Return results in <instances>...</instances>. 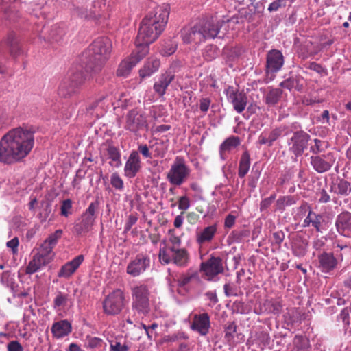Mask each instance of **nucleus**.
Segmentation results:
<instances>
[{
  "mask_svg": "<svg viewBox=\"0 0 351 351\" xmlns=\"http://www.w3.org/2000/svg\"><path fill=\"white\" fill-rule=\"evenodd\" d=\"M35 131L21 127L7 132L0 140V162L13 164L22 160L34 145Z\"/></svg>",
  "mask_w": 351,
  "mask_h": 351,
  "instance_id": "nucleus-1",
  "label": "nucleus"
},
{
  "mask_svg": "<svg viewBox=\"0 0 351 351\" xmlns=\"http://www.w3.org/2000/svg\"><path fill=\"white\" fill-rule=\"evenodd\" d=\"M169 15V5H165L157 7L143 19L136 39V45L142 47L141 51L147 53V46L165 29Z\"/></svg>",
  "mask_w": 351,
  "mask_h": 351,
  "instance_id": "nucleus-2",
  "label": "nucleus"
},
{
  "mask_svg": "<svg viewBox=\"0 0 351 351\" xmlns=\"http://www.w3.org/2000/svg\"><path fill=\"white\" fill-rule=\"evenodd\" d=\"M111 48L112 44L108 38H99L95 40L82 53L80 58V66L86 73L99 72L110 56Z\"/></svg>",
  "mask_w": 351,
  "mask_h": 351,
  "instance_id": "nucleus-3",
  "label": "nucleus"
},
{
  "mask_svg": "<svg viewBox=\"0 0 351 351\" xmlns=\"http://www.w3.org/2000/svg\"><path fill=\"white\" fill-rule=\"evenodd\" d=\"M224 23L223 20L214 17L203 19L193 27H186L181 30L182 40L186 44L198 45L206 39L215 38Z\"/></svg>",
  "mask_w": 351,
  "mask_h": 351,
  "instance_id": "nucleus-4",
  "label": "nucleus"
},
{
  "mask_svg": "<svg viewBox=\"0 0 351 351\" xmlns=\"http://www.w3.org/2000/svg\"><path fill=\"white\" fill-rule=\"evenodd\" d=\"M132 309L135 315H147L151 311L150 291L147 285L138 284L131 287Z\"/></svg>",
  "mask_w": 351,
  "mask_h": 351,
  "instance_id": "nucleus-5",
  "label": "nucleus"
},
{
  "mask_svg": "<svg viewBox=\"0 0 351 351\" xmlns=\"http://www.w3.org/2000/svg\"><path fill=\"white\" fill-rule=\"evenodd\" d=\"M293 133V135L287 141L289 151L296 157L302 156L304 150L308 147V143L311 140V136L305 131L301 130V125L297 122L291 123L285 135L289 133Z\"/></svg>",
  "mask_w": 351,
  "mask_h": 351,
  "instance_id": "nucleus-6",
  "label": "nucleus"
},
{
  "mask_svg": "<svg viewBox=\"0 0 351 351\" xmlns=\"http://www.w3.org/2000/svg\"><path fill=\"white\" fill-rule=\"evenodd\" d=\"M82 69L80 66L69 72L59 86L58 93L60 97L71 96L86 80L87 76L82 73Z\"/></svg>",
  "mask_w": 351,
  "mask_h": 351,
  "instance_id": "nucleus-7",
  "label": "nucleus"
},
{
  "mask_svg": "<svg viewBox=\"0 0 351 351\" xmlns=\"http://www.w3.org/2000/svg\"><path fill=\"white\" fill-rule=\"evenodd\" d=\"M159 259L162 264L173 263L178 266H186L189 256L184 248L177 247L176 246H165L160 247Z\"/></svg>",
  "mask_w": 351,
  "mask_h": 351,
  "instance_id": "nucleus-8",
  "label": "nucleus"
},
{
  "mask_svg": "<svg viewBox=\"0 0 351 351\" xmlns=\"http://www.w3.org/2000/svg\"><path fill=\"white\" fill-rule=\"evenodd\" d=\"M191 169L183 157L177 156L167 173V179L174 186H180L186 181Z\"/></svg>",
  "mask_w": 351,
  "mask_h": 351,
  "instance_id": "nucleus-9",
  "label": "nucleus"
},
{
  "mask_svg": "<svg viewBox=\"0 0 351 351\" xmlns=\"http://www.w3.org/2000/svg\"><path fill=\"white\" fill-rule=\"evenodd\" d=\"M98 208L99 202L97 200L91 202L81 217L76 221L73 231L77 235H84L93 229Z\"/></svg>",
  "mask_w": 351,
  "mask_h": 351,
  "instance_id": "nucleus-10",
  "label": "nucleus"
},
{
  "mask_svg": "<svg viewBox=\"0 0 351 351\" xmlns=\"http://www.w3.org/2000/svg\"><path fill=\"white\" fill-rule=\"evenodd\" d=\"M125 295L120 289H116L109 293L103 302L104 312L108 315H116L121 313L124 307Z\"/></svg>",
  "mask_w": 351,
  "mask_h": 351,
  "instance_id": "nucleus-11",
  "label": "nucleus"
},
{
  "mask_svg": "<svg viewBox=\"0 0 351 351\" xmlns=\"http://www.w3.org/2000/svg\"><path fill=\"white\" fill-rule=\"evenodd\" d=\"M151 260L148 255L138 254L128 263L126 272L132 277L143 274L150 267Z\"/></svg>",
  "mask_w": 351,
  "mask_h": 351,
  "instance_id": "nucleus-12",
  "label": "nucleus"
},
{
  "mask_svg": "<svg viewBox=\"0 0 351 351\" xmlns=\"http://www.w3.org/2000/svg\"><path fill=\"white\" fill-rule=\"evenodd\" d=\"M228 101L233 106L237 113H241L245 110L247 103V96L243 91L228 86L225 90Z\"/></svg>",
  "mask_w": 351,
  "mask_h": 351,
  "instance_id": "nucleus-13",
  "label": "nucleus"
},
{
  "mask_svg": "<svg viewBox=\"0 0 351 351\" xmlns=\"http://www.w3.org/2000/svg\"><path fill=\"white\" fill-rule=\"evenodd\" d=\"M285 59L282 52L278 49H271L267 53L266 73H276L284 64Z\"/></svg>",
  "mask_w": 351,
  "mask_h": 351,
  "instance_id": "nucleus-14",
  "label": "nucleus"
},
{
  "mask_svg": "<svg viewBox=\"0 0 351 351\" xmlns=\"http://www.w3.org/2000/svg\"><path fill=\"white\" fill-rule=\"evenodd\" d=\"M335 158L331 153L322 156H315L310 158L311 165L315 171L322 173L330 170L333 165Z\"/></svg>",
  "mask_w": 351,
  "mask_h": 351,
  "instance_id": "nucleus-15",
  "label": "nucleus"
},
{
  "mask_svg": "<svg viewBox=\"0 0 351 351\" xmlns=\"http://www.w3.org/2000/svg\"><path fill=\"white\" fill-rule=\"evenodd\" d=\"M147 126L145 117L136 110H130L126 115L125 128L135 132Z\"/></svg>",
  "mask_w": 351,
  "mask_h": 351,
  "instance_id": "nucleus-16",
  "label": "nucleus"
},
{
  "mask_svg": "<svg viewBox=\"0 0 351 351\" xmlns=\"http://www.w3.org/2000/svg\"><path fill=\"white\" fill-rule=\"evenodd\" d=\"M145 55V52L137 51L133 53L132 56L123 61L117 69L118 76L127 77L138 62H139Z\"/></svg>",
  "mask_w": 351,
  "mask_h": 351,
  "instance_id": "nucleus-17",
  "label": "nucleus"
},
{
  "mask_svg": "<svg viewBox=\"0 0 351 351\" xmlns=\"http://www.w3.org/2000/svg\"><path fill=\"white\" fill-rule=\"evenodd\" d=\"M289 125H280L271 130L269 133L263 132L258 138V143L267 145L268 147L273 145L274 141L278 139L282 134L288 131Z\"/></svg>",
  "mask_w": 351,
  "mask_h": 351,
  "instance_id": "nucleus-18",
  "label": "nucleus"
},
{
  "mask_svg": "<svg viewBox=\"0 0 351 351\" xmlns=\"http://www.w3.org/2000/svg\"><path fill=\"white\" fill-rule=\"evenodd\" d=\"M201 269L208 276H215L223 271L222 259L219 256H212L207 261L201 264Z\"/></svg>",
  "mask_w": 351,
  "mask_h": 351,
  "instance_id": "nucleus-19",
  "label": "nucleus"
},
{
  "mask_svg": "<svg viewBox=\"0 0 351 351\" xmlns=\"http://www.w3.org/2000/svg\"><path fill=\"white\" fill-rule=\"evenodd\" d=\"M210 327V317L208 313L195 314L193 317L191 328L198 332L201 335H206Z\"/></svg>",
  "mask_w": 351,
  "mask_h": 351,
  "instance_id": "nucleus-20",
  "label": "nucleus"
},
{
  "mask_svg": "<svg viewBox=\"0 0 351 351\" xmlns=\"http://www.w3.org/2000/svg\"><path fill=\"white\" fill-rule=\"evenodd\" d=\"M141 169V159L138 152L133 151L129 156L124 167L125 176L132 178L136 176Z\"/></svg>",
  "mask_w": 351,
  "mask_h": 351,
  "instance_id": "nucleus-21",
  "label": "nucleus"
},
{
  "mask_svg": "<svg viewBox=\"0 0 351 351\" xmlns=\"http://www.w3.org/2000/svg\"><path fill=\"white\" fill-rule=\"evenodd\" d=\"M217 231L216 224L206 226L196 232L195 239L197 244L202 246L212 242Z\"/></svg>",
  "mask_w": 351,
  "mask_h": 351,
  "instance_id": "nucleus-22",
  "label": "nucleus"
},
{
  "mask_svg": "<svg viewBox=\"0 0 351 351\" xmlns=\"http://www.w3.org/2000/svg\"><path fill=\"white\" fill-rule=\"evenodd\" d=\"M84 256L80 254L75 257L71 261L67 262L62 266L58 273V276L59 278H69L75 272L84 261Z\"/></svg>",
  "mask_w": 351,
  "mask_h": 351,
  "instance_id": "nucleus-23",
  "label": "nucleus"
},
{
  "mask_svg": "<svg viewBox=\"0 0 351 351\" xmlns=\"http://www.w3.org/2000/svg\"><path fill=\"white\" fill-rule=\"evenodd\" d=\"M174 78L175 75L171 71H166L165 73L161 74L154 84L153 88L154 92L159 97L163 96L166 93L167 87L174 80Z\"/></svg>",
  "mask_w": 351,
  "mask_h": 351,
  "instance_id": "nucleus-24",
  "label": "nucleus"
},
{
  "mask_svg": "<svg viewBox=\"0 0 351 351\" xmlns=\"http://www.w3.org/2000/svg\"><path fill=\"white\" fill-rule=\"evenodd\" d=\"M335 226L339 233L350 237L351 235V213L343 212L336 219Z\"/></svg>",
  "mask_w": 351,
  "mask_h": 351,
  "instance_id": "nucleus-25",
  "label": "nucleus"
},
{
  "mask_svg": "<svg viewBox=\"0 0 351 351\" xmlns=\"http://www.w3.org/2000/svg\"><path fill=\"white\" fill-rule=\"evenodd\" d=\"M160 66V60L156 57L149 58L143 67L139 71V75L141 79L151 76L153 73L156 72Z\"/></svg>",
  "mask_w": 351,
  "mask_h": 351,
  "instance_id": "nucleus-26",
  "label": "nucleus"
},
{
  "mask_svg": "<svg viewBox=\"0 0 351 351\" xmlns=\"http://www.w3.org/2000/svg\"><path fill=\"white\" fill-rule=\"evenodd\" d=\"M319 267L324 272H328L335 268L337 264V259L331 253L324 252L319 255Z\"/></svg>",
  "mask_w": 351,
  "mask_h": 351,
  "instance_id": "nucleus-27",
  "label": "nucleus"
},
{
  "mask_svg": "<svg viewBox=\"0 0 351 351\" xmlns=\"http://www.w3.org/2000/svg\"><path fill=\"white\" fill-rule=\"evenodd\" d=\"M71 324L67 320H61L53 323L51 330L56 338H62L71 332Z\"/></svg>",
  "mask_w": 351,
  "mask_h": 351,
  "instance_id": "nucleus-28",
  "label": "nucleus"
},
{
  "mask_svg": "<svg viewBox=\"0 0 351 351\" xmlns=\"http://www.w3.org/2000/svg\"><path fill=\"white\" fill-rule=\"evenodd\" d=\"M304 80L300 75H292L280 84L282 88L289 90L295 88L298 91H302L304 88Z\"/></svg>",
  "mask_w": 351,
  "mask_h": 351,
  "instance_id": "nucleus-29",
  "label": "nucleus"
},
{
  "mask_svg": "<svg viewBox=\"0 0 351 351\" xmlns=\"http://www.w3.org/2000/svg\"><path fill=\"white\" fill-rule=\"evenodd\" d=\"M7 45L9 47L10 55L16 58L22 53V49L19 44V38L15 33L10 32L7 37Z\"/></svg>",
  "mask_w": 351,
  "mask_h": 351,
  "instance_id": "nucleus-30",
  "label": "nucleus"
},
{
  "mask_svg": "<svg viewBox=\"0 0 351 351\" xmlns=\"http://www.w3.org/2000/svg\"><path fill=\"white\" fill-rule=\"evenodd\" d=\"M330 191L338 195L347 196L351 193L350 184L343 179H339L332 183L330 186Z\"/></svg>",
  "mask_w": 351,
  "mask_h": 351,
  "instance_id": "nucleus-31",
  "label": "nucleus"
},
{
  "mask_svg": "<svg viewBox=\"0 0 351 351\" xmlns=\"http://www.w3.org/2000/svg\"><path fill=\"white\" fill-rule=\"evenodd\" d=\"M48 259L42 257V255L36 254L33 259L29 263L26 267L25 272L27 274H32L36 272L42 266L49 263Z\"/></svg>",
  "mask_w": 351,
  "mask_h": 351,
  "instance_id": "nucleus-32",
  "label": "nucleus"
},
{
  "mask_svg": "<svg viewBox=\"0 0 351 351\" xmlns=\"http://www.w3.org/2000/svg\"><path fill=\"white\" fill-rule=\"evenodd\" d=\"M287 351H309V341L303 336L295 335L292 346L288 348Z\"/></svg>",
  "mask_w": 351,
  "mask_h": 351,
  "instance_id": "nucleus-33",
  "label": "nucleus"
},
{
  "mask_svg": "<svg viewBox=\"0 0 351 351\" xmlns=\"http://www.w3.org/2000/svg\"><path fill=\"white\" fill-rule=\"evenodd\" d=\"M106 152L108 158L110 159L111 161L109 162L111 166H114L117 168L121 167V152L119 149L112 145H108L106 148Z\"/></svg>",
  "mask_w": 351,
  "mask_h": 351,
  "instance_id": "nucleus-34",
  "label": "nucleus"
},
{
  "mask_svg": "<svg viewBox=\"0 0 351 351\" xmlns=\"http://www.w3.org/2000/svg\"><path fill=\"white\" fill-rule=\"evenodd\" d=\"M282 90L280 88H270L264 97L265 102L269 106H274L280 100Z\"/></svg>",
  "mask_w": 351,
  "mask_h": 351,
  "instance_id": "nucleus-35",
  "label": "nucleus"
},
{
  "mask_svg": "<svg viewBox=\"0 0 351 351\" xmlns=\"http://www.w3.org/2000/svg\"><path fill=\"white\" fill-rule=\"evenodd\" d=\"M322 216L317 215L312 210H309L307 217L304 219L303 222L304 227H308L310 224L315 228L317 232H321V221Z\"/></svg>",
  "mask_w": 351,
  "mask_h": 351,
  "instance_id": "nucleus-36",
  "label": "nucleus"
},
{
  "mask_svg": "<svg viewBox=\"0 0 351 351\" xmlns=\"http://www.w3.org/2000/svg\"><path fill=\"white\" fill-rule=\"evenodd\" d=\"M240 144V139L238 136H232L226 139L220 145L219 152L222 159H224L223 154L226 152L237 147Z\"/></svg>",
  "mask_w": 351,
  "mask_h": 351,
  "instance_id": "nucleus-37",
  "label": "nucleus"
},
{
  "mask_svg": "<svg viewBox=\"0 0 351 351\" xmlns=\"http://www.w3.org/2000/svg\"><path fill=\"white\" fill-rule=\"evenodd\" d=\"M250 166V158L247 152H243L242 154L240 162L238 175L240 178H243L247 173Z\"/></svg>",
  "mask_w": 351,
  "mask_h": 351,
  "instance_id": "nucleus-38",
  "label": "nucleus"
},
{
  "mask_svg": "<svg viewBox=\"0 0 351 351\" xmlns=\"http://www.w3.org/2000/svg\"><path fill=\"white\" fill-rule=\"evenodd\" d=\"M54 246L51 245L47 240H45L40 245L38 255H42L45 259H48V261L52 259L53 256V249Z\"/></svg>",
  "mask_w": 351,
  "mask_h": 351,
  "instance_id": "nucleus-39",
  "label": "nucleus"
},
{
  "mask_svg": "<svg viewBox=\"0 0 351 351\" xmlns=\"http://www.w3.org/2000/svg\"><path fill=\"white\" fill-rule=\"evenodd\" d=\"M308 242L302 241L300 243H295L293 246V254L298 257L304 256L306 253Z\"/></svg>",
  "mask_w": 351,
  "mask_h": 351,
  "instance_id": "nucleus-40",
  "label": "nucleus"
},
{
  "mask_svg": "<svg viewBox=\"0 0 351 351\" xmlns=\"http://www.w3.org/2000/svg\"><path fill=\"white\" fill-rule=\"evenodd\" d=\"M295 204V200L292 196H284L280 197L276 201L277 209L283 210L286 206H291Z\"/></svg>",
  "mask_w": 351,
  "mask_h": 351,
  "instance_id": "nucleus-41",
  "label": "nucleus"
},
{
  "mask_svg": "<svg viewBox=\"0 0 351 351\" xmlns=\"http://www.w3.org/2000/svg\"><path fill=\"white\" fill-rule=\"evenodd\" d=\"M218 53L219 49L216 46L208 45L203 52V56L206 60L210 61L217 56Z\"/></svg>",
  "mask_w": 351,
  "mask_h": 351,
  "instance_id": "nucleus-42",
  "label": "nucleus"
},
{
  "mask_svg": "<svg viewBox=\"0 0 351 351\" xmlns=\"http://www.w3.org/2000/svg\"><path fill=\"white\" fill-rule=\"evenodd\" d=\"M314 143L315 144L311 146L310 150L312 153L315 154L324 152L325 148L328 147L327 142L317 138L314 140Z\"/></svg>",
  "mask_w": 351,
  "mask_h": 351,
  "instance_id": "nucleus-43",
  "label": "nucleus"
},
{
  "mask_svg": "<svg viewBox=\"0 0 351 351\" xmlns=\"http://www.w3.org/2000/svg\"><path fill=\"white\" fill-rule=\"evenodd\" d=\"M68 295L62 292H58L53 300V307L55 308L64 306L67 303Z\"/></svg>",
  "mask_w": 351,
  "mask_h": 351,
  "instance_id": "nucleus-44",
  "label": "nucleus"
},
{
  "mask_svg": "<svg viewBox=\"0 0 351 351\" xmlns=\"http://www.w3.org/2000/svg\"><path fill=\"white\" fill-rule=\"evenodd\" d=\"M110 184L118 191H122L123 189V181L117 173L111 175Z\"/></svg>",
  "mask_w": 351,
  "mask_h": 351,
  "instance_id": "nucleus-45",
  "label": "nucleus"
},
{
  "mask_svg": "<svg viewBox=\"0 0 351 351\" xmlns=\"http://www.w3.org/2000/svg\"><path fill=\"white\" fill-rule=\"evenodd\" d=\"M267 304L268 306V311L269 313H271L274 315L279 314L282 311V305L280 301L278 300H271L267 301Z\"/></svg>",
  "mask_w": 351,
  "mask_h": 351,
  "instance_id": "nucleus-46",
  "label": "nucleus"
},
{
  "mask_svg": "<svg viewBox=\"0 0 351 351\" xmlns=\"http://www.w3.org/2000/svg\"><path fill=\"white\" fill-rule=\"evenodd\" d=\"M43 210L38 214L41 221H45L51 212V204L47 202L41 203Z\"/></svg>",
  "mask_w": 351,
  "mask_h": 351,
  "instance_id": "nucleus-47",
  "label": "nucleus"
},
{
  "mask_svg": "<svg viewBox=\"0 0 351 351\" xmlns=\"http://www.w3.org/2000/svg\"><path fill=\"white\" fill-rule=\"evenodd\" d=\"M194 274H184L180 276L179 278L177 280L178 286L180 287H183L185 285H188L192 278L195 277Z\"/></svg>",
  "mask_w": 351,
  "mask_h": 351,
  "instance_id": "nucleus-48",
  "label": "nucleus"
},
{
  "mask_svg": "<svg viewBox=\"0 0 351 351\" xmlns=\"http://www.w3.org/2000/svg\"><path fill=\"white\" fill-rule=\"evenodd\" d=\"M64 34V31L60 26H55L50 32L51 38L56 42L59 41Z\"/></svg>",
  "mask_w": 351,
  "mask_h": 351,
  "instance_id": "nucleus-49",
  "label": "nucleus"
},
{
  "mask_svg": "<svg viewBox=\"0 0 351 351\" xmlns=\"http://www.w3.org/2000/svg\"><path fill=\"white\" fill-rule=\"evenodd\" d=\"M236 324L234 322H230L225 328V338L227 341H230L234 337V334L236 332Z\"/></svg>",
  "mask_w": 351,
  "mask_h": 351,
  "instance_id": "nucleus-50",
  "label": "nucleus"
},
{
  "mask_svg": "<svg viewBox=\"0 0 351 351\" xmlns=\"http://www.w3.org/2000/svg\"><path fill=\"white\" fill-rule=\"evenodd\" d=\"M306 67L312 71H315L316 73L321 75H327V70L326 68L323 67L321 64H317L315 62H310L307 64Z\"/></svg>",
  "mask_w": 351,
  "mask_h": 351,
  "instance_id": "nucleus-51",
  "label": "nucleus"
},
{
  "mask_svg": "<svg viewBox=\"0 0 351 351\" xmlns=\"http://www.w3.org/2000/svg\"><path fill=\"white\" fill-rule=\"evenodd\" d=\"M72 208V201L70 199H64L61 205V215L68 217L70 214L69 210Z\"/></svg>",
  "mask_w": 351,
  "mask_h": 351,
  "instance_id": "nucleus-52",
  "label": "nucleus"
},
{
  "mask_svg": "<svg viewBox=\"0 0 351 351\" xmlns=\"http://www.w3.org/2000/svg\"><path fill=\"white\" fill-rule=\"evenodd\" d=\"M62 234V230H57L54 233L50 234L46 240L51 245H53L55 247L58 243V239L61 238Z\"/></svg>",
  "mask_w": 351,
  "mask_h": 351,
  "instance_id": "nucleus-53",
  "label": "nucleus"
},
{
  "mask_svg": "<svg viewBox=\"0 0 351 351\" xmlns=\"http://www.w3.org/2000/svg\"><path fill=\"white\" fill-rule=\"evenodd\" d=\"M138 220L137 215H130L128 217L127 221L124 226V231L128 232L129 231L133 225H134Z\"/></svg>",
  "mask_w": 351,
  "mask_h": 351,
  "instance_id": "nucleus-54",
  "label": "nucleus"
},
{
  "mask_svg": "<svg viewBox=\"0 0 351 351\" xmlns=\"http://www.w3.org/2000/svg\"><path fill=\"white\" fill-rule=\"evenodd\" d=\"M286 3L283 0H276L271 3L268 7L270 12L277 11L280 7L285 6Z\"/></svg>",
  "mask_w": 351,
  "mask_h": 351,
  "instance_id": "nucleus-55",
  "label": "nucleus"
},
{
  "mask_svg": "<svg viewBox=\"0 0 351 351\" xmlns=\"http://www.w3.org/2000/svg\"><path fill=\"white\" fill-rule=\"evenodd\" d=\"M260 174H261V173L258 171H255L252 173V175L250 176V179H249V186L251 188H252V189L256 188L257 182L260 177Z\"/></svg>",
  "mask_w": 351,
  "mask_h": 351,
  "instance_id": "nucleus-56",
  "label": "nucleus"
},
{
  "mask_svg": "<svg viewBox=\"0 0 351 351\" xmlns=\"http://www.w3.org/2000/svg\"><path fill=\"white\" fill-rule=\"evenodd\" d=\"M190 206L189 199L186 196H182L179 198L178 208L180 210H186Z\"/></svg>",
  "mask_w": 351,
  "mask_h": 351,
  "instance_id": "nucleus-57",
  "label": "nucleus"
},
{
  "mask_svg": "<svg viewBox=\"0 0 351 351\" xmlns=\"http://www.w3.org/2000/svg\"><path fill=\"white\" fill-rule=\"evenodd\" d=\"M8 351H23L21 343L17 341H12L7 345Z\"/></svg>",
  "mask_w": 351,
  "mask_h": 351,
  "instance_id": "nucleus-58",
  "label": "nucleus"
},
{
  "mask_svg": "<svg viewBox=\"0 0 351 351\" xmlns=\"http://www.w3.org/2000/svg\"><path fill=\"white\" fill-rule=\"evenodd\" d=\"M210 99L208 98H202L199 100V109L203 112H206L210 105Z\"/></svg>",
  "mask_w": 351,
  "mask_h": 351,
  "instance_id": "nucleus-59",
  "label": "nucleus"
},
{
  "mask_svg": "<svg viewBox=\"0 0 351 351\" xmlns=\"http://www.w3.org/2000/svg\"><path fill=\"white\" fill-rule=\"evenodd\" d=\"M128 348L119 342L115 341L110 344V351H128Z\"/></svg>",
  "mask_w": 351,
  "mask_h": 351,
  "instance_id": "nucleus-60",
  "label": "nucleus"
},
{
  "mask_svg": "<svg viewBox=\"0 0 351 351\" xmlns=\"http://www.w3.org/2000/svg\"><path fill=\"white\" fill-rule=\"evenodd\" d=\"M273 242L275 243L280 245L285 239V234L282 231H278L273 233Z\"/></svg>",
  "mask_w": 351,
  "mask_h": 351,
  "instance_id": "nucleus-61",
  "label": "nucleus"
},
{
  "mask_svg": "<svg viewBox=\"0 0 351 351\" xmlns=\"http://www.w3.org/2000/svg\"><path fill=\"white\" fill-rule=\"evenodd\" d=\"M236 217L229 214L225 219L224 226L227 228H231L235 223Z\"/></svg>",
  "mask_w": 351,
  "mask_h": 351,
  "instance_id": "nucleus-62",
  "label": "nucleus"
},
{
  "mask_svg": "<svg viewBox=\"0 0 351 351\" xmlns=\"http://www.w3.org/2000/svg\"><path fill=\"white\" fill-rule=\"evenodd\" d=\"M199 219V215L195 213L191 212L186 215V221L190 224H195Z\"/></svg>",
  "mask_w": 351,
  "mask_h": 351,
  "instance_id": "nucleus-63",
  "label": "nucleus"
},
{
  "mask_svg": "<svg viewBox=\"0 0 351 351\" xmlns=\"http://www.w3.org/2000/svg\"><path fill=\"white\" fill-rule=\"evenodd\" d=\"M339 318L344 324L348 325L350 324L349 310L348 308L343 309L339 315Z\"/></svg>",
  "mask_w": 351,
  "mask_h": 351,
  "instance_id": "nucleus-64",
  "label": "nucleus"
}]
</instances>
